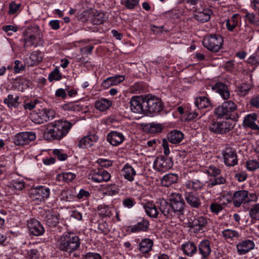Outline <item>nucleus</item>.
Returning <instances> with one entry per match:
<instances>
[{
  "label": "nucleus",
  "mask_w": 259,
  "mask_h": 259,
  "mask_svg": "<svg viewBox=\"0 0 259 259\" xmlns=\"http://www.w3.org/2000/svg\"><path fill=\"white\" fill-rule=\"evenodd\" d=\"M72 123L67 120H58L42 127L43 137L48 141L61 140L68 134Z\"/></svg>",
  "instance_id": "1"
},
{
  "label": "nucleus",
  "mask_w": 259,
  "mask_h": 259,
  "mask_svg": "<svg viewBox=\"0 0 259 259\" xmlns=\"http://www.w3.org/2000/svg\"><path fill=\"white\" fill-rule=\"evenodd\" d=\"M80 245L78 236L71 232L65 233L59 239L58 247L60 250L71 253L77 250Z\"/></svg>",
  "instance_id": "2"
},
{
  "label": "nucleus",
  "mask_w": 259,
  "mask_h": 259,
  "mask_svg": "<svg viewBox=\"0 0 259 259\" xmlns=\"http://www.w3.org/2000/svg\"><path fill=\"white\" fill-rule=\"evenodd\" d=\"M24 47L37 46L42 41V35L38 26L35 25L25 29L23 32Z\"/></svg>",
  "instance_id": "3"
},
{
  "label": "nucleus",
  "mask_w": 259,
  "mask_h": 259,
  "mask_svg": "<svg viewBox=\"0 0 259 259\" xmlns=\"http://www.w3.org/2000/svg\"><path fill=\"white\" fill-rule=\"evenodd\" d=\"M145 113L150 115L160 112L163 109L161 100L151 95L145 97Z\"/></svg>",
  "instance_id": "4"
},
{
  "label": "nucleus",
  "mask_w": 259,
  "mask_h": 259,
  "mask_svg": "<svg viewBox=\"0 0 259 259\" xmlns=\"http://www.w3.org/2000/svg\"><path fill=\"white\" fill-rule=\"evenodd\" d=\"M256 195L254 193H249L247 191L241 190L234 193L233 201L234 205L239 207L242 203H248L257 200Z\"/></svg>",
  "instance_id": "5"
},
{
  "label": "nucleus",
  "mask_w": 259,
  "mask_h": 259,
  "mask_svg": "<svg viewBox=\"0 0 259 259\" xmlns=\"http://www.w3.org/2000/svg\"><path fill=\"white\" fill-rule=\"evenodd\" d=\"M233 121L231 119H227L221 121H214L211 123L209 130L215 134H224L233 128Z\"/></svg>",
  "instance_id": "6"
},
{
  "label": "nucleus",
  "mask_w": 259,
  "mask_h": 259,
  "mask_svg": "<svg viewBox=\"0 0 259 259\" xmlns=\"http://www.w3.org/2000/svg\"><path fill=\"white\" fill-rule=\"evenodd\" d=\"M223 37L219 35H212L205 38L203 40V46L208 50L217 52L222 47Z\"/></svg>",
  "instance_id": "7"
},
{
  "label": "nucleus",
  "mask_w": 259,
  "mask_h": 259,
  "mask_svg": "<svg viewBox=\"0 0 259 259\" xmlns=\"http://www.w3.org/2000/svg\"><path fill=\"white\" fill-rule=\"evenodd\" d=\"M170 205L174 212L177 215L182 214L184 211L185 202L182 195L178 193H172L169 195Z\"/></svg>",
  "instance_id": "8"
},
{
  "label": "nucleus",
  "mask_w": 259,
  "mask_h": 259,
  "mask_svg": "<svg viewBox=\"0 0 259 259\" xmlns=\"http://www.w3.org/2000/svg\"><path fill=\"white\" fill-rule=\"evenodd\" d=\"M50 195V190L49 188L40 186L32 188L30 191V196L32 200L37 203L42 202L48 198Z\"/></svg>",
  "instance_id": "9"
},
{
  "label": "nucleus",
  "mask_w": 259,
  "mask_h": 259,
  "mask_svg": "<svg viewBox=\"0 0 259 259\" xmlns=\"http://www.w3.org/2000/svg\"><path fill=\"white\" fill-rule=\"evenodd\" d=\"M237 109V105L232 101H225L215 109L214 114L218 117L230 116Z\"/></svg>",
  "instance_id": "10"
},
{
  "label": "nucleus",
  "mask_w": 259,
  "mask_h": 259,
  "mask_svg": "<svg viewBox=\"0 0 259 259\" xmlns=\"http://www.w3.org/2000/svg\"><path fill=\"white\" fill-rule=\"evenodd\" d=\"M145 97L137 96L132 97L130 101L131 110L132 112L141 114L145 113Z\"/></svg>",
  "instance_id": "11"
},
{
  "label": "nucleus",
  "mask_w": 259,
  "mask_h": 259,
  "mask_svg": "<svg viewBox=\"0 0 259 259\" xmlns=\"http://www.w3.org/2000/svg\"><path fill=\"white\" fill-rule=\"evenodd\" d=\"M110 174L102 169H93L89 176L90 180L97 183L103 181L107 182L110 179Z\"/></svg>",
  "instance_id": "12"
},
{
  "label": "nucleus",
  "mask_w": 259,
  "mask_h": 259,
  "mask_svg": "<svg viewBox=\"0 0 259 259\" xmlns=\"http://www.w3.org/2000/svg\"><path fill=\"white\" fill-rule=\"evenodd\" d=\"M36 139L34 132H22L18 133L15 138L14 143L17 145H24L29 144Z\"/></svg>",
  "instance_id": "13"
},
{
  "label": "nucleus",
  "mask_w": 259,
  "mask_h": 259,
  "mask_svg": "<svg viewBox=\"0 0 259 259\" xmlns=\"http://www.w3.org/2000/svg\"><path fill=\"white\" fill-rule=\"evenodd\" d=\"M173 165L171 159L169 158H157L153 164L154 168L158 171L165 172L169 169Z\"/></svg>",
  "instance_id": "14"
},
{
  "label": "nucleus",
  "mask_w": 259,
  "mask_h": 259,
  "mask_svg": "<svg viewBox=\"0 0 259 259\" xmlns=\"http://www.w3.org/2000/svg\"><path fill=\"white\" fill-rule=\"evenodd\" d=\"M225 164L228 166H233L237 163L235 151L231 148H226L223 153Z\"/></svg>",
  "instance_id": "15"
},
{
  "label": "nucleus",
  "mask_w": 259,
  "mask_h": 259,
  "mask_svg": "<svg viewBox=\"0 0 259 259\" xmlns=\"http://www.w3.org/2000/svg\"><path fill=\"white\" fill-rule=\"evenodd\" d=\"M124 136L120 132L112 131L107 136V141L112 145L117 146L121 144L124 140Z\"/></svg>",
  "instance_id": "16"
},
{
  "label": "nucleus",
  "mask_w": 259,
  "mask_h": 259,
  "mask_svg": "<svg viewBox=\"0 0 259 259\" xmlns=\"http://www.w3.org/2000/svg\"><path fill=\"white\" fill-rule=\"evenodd\" d=\"M98 137L95 134H90L80 140L78 147L84 149L93 146L98 140Z\"/></svg>",
  "instance_id": "17"
},
{
  "label": "nucleus",
  "mask_w": 259,
  "mask_h": 259,
  "mask_svg": "<svg viewBox=\"0 0 259 259\" xmlns=\"http://www.w3.org/2000/svg\"><path fill=\"white\" fill-rule=\"evenodd\" d=\"M198 251L202 258H207L211 251L209 240L205 239L201 241L198 245Z\"/></svg>",
  "instance_id": "18"
},
{
  "label": "nucleus",
  "mask_w": 259,
  "mask_h": 259,
  "mask_svg": "<svg viewBox=\"0 0 259 259\" xmlns=\"http://www.w3.org/2000/svg\"><path fill=\"white\" fill-rule=\"evenodd\" d=\"M254 242L250 240H245L237 245V250L241 254H244L253 249Z\"/></svg>",
  "instance_id": "19"
},
{
  "label": "nucleus",
  "mask_w": 259,
  "mask_h": 259,
  "mask_svg": "<svg viewBox=\"0 0 259 259\" xmlns=\"http://www.w3.org/2000/svg\"><path fill=\"white\" fill-rule=\"evenodd\" d=\"M212 12L210 9H206L201 11H196L193 15L195 19L201 23H204L210 18Z\"/></svg>",
  "instance_id": "20"
},
{
  "label": "nucleus",
  "mask_w": 259,
  "mask_h": 259,
  "mask_svg": "<svg viewBox=\"0 0 259 259\" xmlns=\"http://www.w3.org/2000/svg\"><path fill=\"white\" fill-rule=\"evenodd\" d=\"M212 89L215 90L225 100L230 97V92L228 87L222 82H217Z\"/></svg>",
  "instance_id": "21"
},
{
  "label": "nucleus",
  "mask_w": 259,
  "mask_h": 259,
  "mask_svg": "<svg viewBox=\"0 0 259 259\" xmlns=\"http://www.w3.org/2000/svg\"><path fill=\"white\" fill-rule=\"evenodd\" d=\"M90 19L93 24H101L105 20V14L103 12L93 11L90 14Z\"/></svg>",
  "instance_id": "22"
},
{
  "label": "nucleus",
  "mask_w": 259,
  "mask_h": 259,
  "mask_svg": "<svg viewBox=\"0 0 259 259\" xmlns=\"http://www.w3.org/2000/svg\"><path fill=\"white\" fill-rule=\"evenodd\" d=\"M45 113L43 109L38 110L37 112H33L30 115V118L31 121L36 124H41L47 122Z\"/></svg>",
  "instance_id": "23"
},
{
  "label": "nucleus",
  "mask_w": 259,
  "mask_h": 259,
  "mask_svg": "<svg viewBox=\"0 0 259 259\" xmlns=\"http://www.w3.org/2000/svg\"><path fill=\"white\" fill-rule=\"evenodd\" d=\"M257 118L255 114H248L244 118L243 124L244 126L249 127L253 130H257L258 129V126L255 122Z\"/></svg>",
  "instance_id": "24"
},
{
  "label": "nucleus",
  "mask_w": 259,
  "mask_h": 259,
  "mask_svg": "<svg viewBox=\"0 0 259 259\" xmlns=\"http://www.w3.org/2000/svg\"><path fill=\"white\" fill-rule=\"evenodd\" d=\"M240 36L243 41H249L253 37V30L252 28L247 25L244 26V28L241 29Z\"/></svg>",
  "instance_id": "25"
},
{
  "label": "nucleus",
  "mask_w": 259,
  "mask_h": 259,
  "mask_svg": "<svg viewBox=\"0 0 259 259\" xmlns=\"http://www.w3.org/2000/svg\"><path fill=\"white\" fill-rule=\"evenodd\" d=\"M112 105L111 101L105 98H101L96 101L95 108L101 111L107 110Z\"/></svg>",
  "instance_id": "26"
},
{
  "label": "nucleus",
  "mask_w": 259,
  "mask_h": 259,
  "mask_svg": "<svg viewBox=\"0 0 259 259\" xmlns=\"http://www.w3.org/2000/svg\"><path fill=\"white\" fill-rule=\"evenodd\" d=\"M183 138V134L177 130L171 131L168 136L169 141L172 144H177L181 142Z\"/></svg>",
  "instance_id": "27"
},
{
  "label": "nucleus",
  "mask_w": 259,
  "mask_h": 259,
  "mask_svg": "<svg viewBox=\"0 0 259 259\" xmlns=\"http://www.w3.org/2000/svg\"><path fill=\"white\" fill-rule=\"evenodd\" d=\"M122 171L123 176L125 179L130 182L134 180V177L136 175V172L132 166L128 164L125 165Z\"/></svg>",
  "instance_id": "28"
},
{
  "label": "nucleus",
  "mask_w": 259,
  "mask_h": 259,
  "mask_svg": "<svg viewBox=\"0 0 259 259\" xmlns=\"http://www.w3.org/2000/svg\"><path fill=\"white\" fill-rule=\"evenodd\" d=\"M182 249L185 254L192 256L196 252L197 247L193 242H187L182 245Z\"/></svg>",
  "instance_id": "29"
},
{
  "label": "nucleus",
  "mask_w": 259,
  "mask_h": 259,
  "mask_svg": "<svg viewBox=\"0 0 259 259\" xmlns=\"http://www.w3.org/2000/svg\"><path fill=\"white\" fill-rule=\"evenodd\" d=\"M240 16L237 14H234L230 19L226 20V26L228 30L232 31L238 25Z\"/></svg>",
  "instance_id": "30"
},
{
  "label": "nucleus",
  "mask_w": 259,
  "mask_h": 259,
  "mask_svg": "<svg viewBox=\"0 0 259 259\" xmlns=\"http://www.w3.org/2000/svg\"><path fill=\"white\" fill-rule=\"evenodd\" d=\"M178 180V176L175 174H168L163 177L161 180V183L165 187H168L177 182Z\"/></svg>",
  "instance_id": "31"
},
{
  "label": "nucleus",
  "mask_w": 259,
  "mask_h": 259,
  "mask_svg": "<svg viewBox=\"0 0 259 259\" xmlns=\"http://www.w3.org/2000/svg\"><path fill=\"white\" fill-rule=\"evenodd\" d=\"M146 213L152 218H156L158 211L156 205L152 202H148L144 206Z\"/></svg>",
  "instance_id": "32"
},
{
  "label": "nucleus",
  "mask_w": 259,
  "mask_h": 259,
  "mask_svg": "<svg viewBox=\"0 0 259 259\" xmlns=\"http://www.w3.org/2000/svg\"><path fill=\"white\" fill-rule=\"evenodd\" d=\"M8 186L14 193H17L25 187V183L22 180H14L9 182Z\"/></svg>",
  "instance_id": "33"
},
{
  "label": "nucleus",
  "mask_w": 259,
  "mask_h": 259,
  "mask_svg": "<svg viewBox=\"0 0 259 259\" xmlns=\"http://www.w3.org/2000/svg\"><path fill=\"white\" fill-rule=\"evenodd\" d=\"M187 202L194 208H198L201 204L200 200L196 195L188 193L185 197Z\"/></svg>",
  "instance_id": "34"
},
{
  "label": "nucleus",
  "mask_w": 259,
  "mask_h": 259,
  "mask_svg": "<svg viewBox=\"0 0 259 259\" xmlns=\"http://www.w3.org/2000/svg\"><path fill=\"white\" fill-rule=\"evenodd\" d=\"M195 105L199 109L210 107L211 103L207 97L202 96L196 98Z\"/></svg>",
  "instance_id": "35"
},
{
  "label": "nucleus",
  "mask_w": 259,
  "mask_h": 259,
  "mask_svg": "<svg viewBox=\"0 0 259 259\" xmlns=\"http://www.w3.org/2000/svg\"><path fill=\"white\" fill-rule=\"evenodd\" d=\"M153 242L149 239H143L139 244V250L142 253H147L151 250Z\"/></svg>",
  "instance_id": "36"
},
{
  "label": "nucleus",
  "mask_w": 259,
  "mask_h": 259,
  "mask_svg": "<svg viewBox=\"0 0 259 259\" xmlns=\"http://www.w3.org/2000/svg\"><path fill=\"white\" fill-rule=\"evenodd\" d=\"M42 60V54L39 52H33L29 57V61L27 62L29 66H33L41 62Z\"/></svg>",
  "instance_id": "37"
},
{
  "label": "nucleus",
  "mask_w": 259,
  "mask_h": 259,
  "mask_svg": "<svg viewBox=\"0 0 259 259\" xmlns=\"http://www.w3.org/2000/svg\"><path fill=\"white\" fill-rule=\"evenodd\" d=\"M223 236L225 239L233 240L238 238L239 236V233L231 229H227L222 232Z\"/></svg>",
  "instance_id": "38"
},
{
  "label": "nucleus",
  "mask_w": 259,
  "mask_h": 259,
  "mask_svg": "<svg viewBox=\"0 0 259 259\" xmlns=\"http://www.w3.org/2000/svg\"><path fill=\"white\" fill-rule=\"evenodd\" d=\"M211 222L203 216L198 217L193 222V226L196 227H204L206 225H211Z\"/></svg>",
  "instance_id": "39"
},
{
  "label": "nucleus",
  "mask_w": 259,
  "mask_h": 259,
  "mask_svg": "<svg viewBox=\"0 0 259 259\" xmlns=\"http://www.w3.org/2000/svg\"><path fill=\"white\" fill-rule=\"evenodd\" d=\"M186 187L190 190H197L200 189L203 186V184L200 181L196 180L188 181L186 183Z\"/></svg>",
  "instance_id": "40"
},
{
  "label": "nucleus",
  "mask_w": 259,
  "mask_h": 259,
  "mask_svg": "<svg viewBox=\"0 0 259 259\" xmlns=\"http://www.w3.org/2000/svg\"><path fill=\"white\" fill-rule=\"evenodd\" d=\"M19 97L18 96L14 97L12 95H9L7 98L4 100V103L7 104L9 107H16L19 105Z\"/></svg>",
  "instance_id": "41"
},
{
  "label": "nucleus",
  "mask_w": 259,
  "mask_h": 259,
  "mask_svg": "<svg viewBox=\"0 0 259 259\" xmlns=\"http://www.w3.org/2000/svg\"><path fill=\"white\" fill-rule=\"evenodd\" d=\"M59 215L57 213H54L48 215L47 219V225L49 227H55L59 222Z\"/></svg>",
  "instance_id": "42"
},
{
  "label": "nucleus",
  "mask_w": 259,
  "mask_h": 259,
  "mask_svg": "<svg viewBox=\"0 0 259 259\" xmlns=\"http://www.w3.org/2000/svg\"><path fill=\"white\" fill-rule=\"evenodd\" d=\"M76 177V175L71 172H65L59 174L57 178L59 180H62L66 182H71Z\"/></svg>",
  "instance_id": "43"
},
{
  "label": "nucleus",
  "mask_w": 259,
  "mask_h": 259,
  "mask_svg": "<svg viewBox=\"0 0 259 259\" xmlns=\"http://www.w3.org/2000/svg\"><path fill=\"white\" fill-rule=\"evenodd\" d=\"M64 110L79 111L81 110V106L76 102H69L62 106Z\"/></svg>",
  "instance_id": "44"
},
{
  "label": "nucleus",
  "mask_w": 259,
  "mask_h": 259,
  "mask_svg": "<svg viewBox=\"0 0 259 259\" xmlns=\"http://www.w3.org/2000/svg\"><path fill=\"white\" fill-rule=\"evenodd\" d=\"M148 127L149 132L152 133L160 132L163 128V126L161 124L156 122L149 123Z\"/></svg>",
  "instance_id": "45"
},
{
  "label": "nucleus",
  "mask_w": 259,
  "mask_h": 259,
  "mask_svg": "<svg viewBox=\"0 0 259 259\" xmlns=\"http://www.w3.org/2000/svg\"><path fill=\"white\" fill-rule=\"evenodd\" d=\"M118 193V188L115 184L108 185L104 193L109 196H114Z\"/></svg>",
  "instance_id": "46"
},
{
  "label": "nucleus",
  "mask_w": 259,
  "mask_h": 259,
  "mask_svg": "<svg viewBox=\"0 0 259 259\" xmlns=\"http://www.w3.org/2000/svg\"><path fill=\"white\" fill-rule=\"evenodd\" d=\"M250 89V85L246 83H243L238 87V93L240 96H244L248 94Z\"/></svg>",
  "instance_id": "47"
},
{
  "label": "nucleus",
  "mask_w": 259,
  "mask_h": 259,
  "mask_svg": "<svg viewBox=\"0 0 259 259\" xmlns=\"http://www.w3.org/2000/svg\"><path fill=\"white\" fill-rule=\"evenodd\" d=\"M61 78V74L58 68H55L49 76V80L50 81H52L54 80H59Z\"/></svg>",
  "instance_id": "48"
},
{
  "label": "nucleus",
  "mask_w": 259,
  "mask_h": 259,
  "mask_svg": "<svg viewBox=\"0 0 259 259\" xmlns=\"http://www.w3.org/2000/svg\"><path fill=\"white\" fill-rule=\"evenodd\" d=\"M246 167L248 170L253 171L259 167V163L256 160H249L246 162Z\"/></svg>",
  "instance_id": "49"
},
{
  "label": "nucleus",
  "mask_w": 259,
  "mask_h": 259,
  "mask_svg": "<svg viewBox=\"0 0 259 259\" xmlns=\"http://www.w3.org/2000/svg\"><path fill=\"white\" fill-rule=\"evenodd\" d=\"M2 29L8 35L12 34L13 32H16L18 30V27L16 25H4L2 27Z\"/></svg>",
  "instance_id": "50"
},
{
  "label": "nucleus",
  "mask_w": 259,
  "mask_h": 259,
  "mask_svg": "<svg viewBox=\"0 0 259 259\" xmlns=\"http://www.w3.org/2000/svg\"><path fill=\"white\" fill-rule=\"evenodd\" d=\"M225 182L226 179L222 176H220L213 180H210L208 184V186L210 187H212L217 185L223 184L225 183Z\"/></svg>",
  "instance_id": "51"
},
{
  "label": "nucleus",
  "mask_w": 259,
  "mask_h": 259,
  "mask_svg": "<svg viewBox=\"0 0 259 259\" xmlns=\"http://www.w3.org/2000/svg\"><path fill=\"white\" fill-rule=\"evenodd\" d=\"M113 85H117L122 82L125 79L124 75H117L110 77Z\"/></svg>",
  "instance_id": "52"
},
{
  "label": "nucleus",
  "mask_w": 259,
  "mask_h": 259,
  "mask_svg": "<svg viewBox=\"0 0 259 259\" xmlns=\"http://www.w3.org/2000/svg\"><path fill=\"white\" fill-rule=\"evenodd\" d=\"M159 209L164 215H166L168 213V205L165 200L160 201Z\"/></svg>",
  "instance_id": "53"
},
{
  "label": "nucleus",
  "mask_w": 259,
  "mask_h": 259,
  "mask_svg": "<svg viewBox=\"0 0 259 259\" xmlns=\"http://www.w3.org/2000/svg\"><path fill=\"white\" fill-rule=\"evenodd\" d=\"M44 112L45 113L46 121L52 120L55 118L56 113L55 111L51 109H43Z\"/></svg>",
  "instance_id": "54"
},
{
  "label": "nucleus",
  "mask_w": 259,
  "mask_h": 259,
  "mask_svg": "<svg viewBox=\"0 0 259 259\" xmlns=\"http://www.w3.org/2000/svg\"><path fill=\"white\" fill-rule=\"evenodd\" d=\"M221 170L214 166H210L207 169V173L213 177H216L220 174Z\"/></svg>",
  "instance_id": "55"
},
{
  "label": "nucleus",
  "mask_w": 259,
  "mask_h": 259,
  "mask_svg": "<svg viewBox=\"0 0 259 259\" xmlns=\"http://www.w3.org/2000/svg\"><path fill=\"white\" fill-rule=\"evenodd\" d=\"M20 7V4H16L15 2H12L9 6V14L10 15L15 14L19 10Z\"/></svg>",
  "instance_id": "56"
},
{
  "label": "nucleus",
  "mask_w": 259,
  "mask_h": 259,
  "mask_svg": "<svg viewBox=\"0 0 259 259\" xmlns=\"http://www.w3.org/2000/svg\"><path fill=\"white\" fill-rule=\"evenodd\" d=\"M25 66L20 62V61L16 60L14 61V70L15 73H18L24 69Z\"/></svg>",
  "instance_id": "57"
},
{
  "label": "nucleus",
  "mask_w": 259,
  "mask_h": 259,
  "mask_svg": "<svg viewBox=\"0 0 259 259\" xmlns=\"http://www.w3.org/2000/svg\"><path fill=\"white\" fill-rule=\"evenodd\" d=\"M224 207L221 204L217 203H212L210 205V208L212 212L218 213L220 211L222 210Z\"/></svg>",
  "instance_id": "58"
},
{
  "label": "nucleus",
  "mask_w": 259,
  "mask_h": 259,
  "mask_svg": "<svg viewBox=\"0 0 259 259\" xmlns=\"http://www.w3.org/2000/svg\"><path fill=\"white\" fill-rule=\"evenodd\" d=\"M245 17L249 23L253 24H256V18L255 15L254 13L246 12L245 15Z\"/></svg>",
  "instance_id": "59"
},
{
  "label": "nucleus",
  "mask_w": 259,
  "mask_h": 259,
  "mask_svg": "<svg viewBox=\"0 0 259 259\" xmlns=\"http://www.w3.org/2000/svg\"><path fill=\"white\" fill-rule=\"evenodd\" d=\"M29 230L30 234L35 236L41 235L45 231L44 228H29Z\"/></svg>",
  "instance_id": "60"
},
{
  "label": "nucleus",
  "mask_w": 259,
  "mask_h": 259,
  "mask_svg": "<svg viewBox=\"0 0 259 259\" xmlns=\"http://www.w3.org/2000/svg\"><path fill=\"white\" fill-rule=\"evenodd\" d=\"M139 0H126L125 6L130 9H134L139 4Z\"/></svg>",
  "instance_id": "61"
},
{
  "label": "nucleus",
  "mask_w": 259,
  "mask_h": 259,
  "mask_svg": "<svg viewBox=\"0 0 259 259\" xmlns=\"http://www.w3.org/2000/svg\"><path fill=\"white\" fill-rule=\"evenodd\" d=\"M136 202L134 200L131 198H127L123 200V205L128 208H132L134 206Z\"/></svg>",
  "instance_id": "62"
},
{
  "label": "nucleus",
  "mask_w": 259,
  "mask_h": 259,
  "mask_svg": "<svg viewBox=\"0 0 259 259\" xmlns=\"http://www.w3.org/2000/svg\"><path fill=\"white\" fill-rule=\"evenodd\" d=\"M84 259H102V258L99 253L88 252L85 255Z\"/></svg>",
  "instance_id": "63"
},
{
  "label": "nucleus",
  "mask_w": 259,
  "mask_h": 259,
  "mask_svg": "<svg viewBox=\"0 0 259 259\" xmlns=\"http://www.w3.org/2000/svg\"><path fill=\"white\" fill-rule=\"evenodd\" d=\"M54 154L57 156L58 159L60 160H65L67 157V155L61 152V151L60 150L58 149H55L54 150Z\"/></svg>",
  "instance_id": "64"
}]
</instances>
